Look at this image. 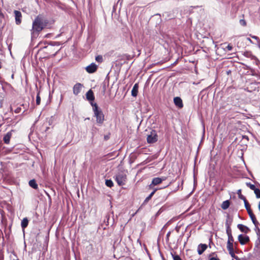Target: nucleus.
<instances>
[{
	"mask_svg": "<svg viewBox=\"0 0 260 260\" xmlns=\"http://www.w3.org/2000/svg\"><path fill=\"white\" fill-rule=\"evenodd\" d=\"M174 102L175 105L177 106L179 108H181L183 107V105L182 103V101L179 97H175L174 98Z\"/></svg>",
	"mask_w": 260,
	"mask_h": 260,
	"instance_id": "11",
	"label": "nucleus"
},
{
	"mask_svg": "<svg viewBox=\"0 0 260 260\" xmlns=\"http://www.w3.org/2000/svg\"><path fill=\"white\" fill-rule=\"evenodd\" d=\"M240 23L241 25L243 26H245L246 25V22L245 20L244 19H241L240 20Z\"/></svg>",
	"mask_w": 260,
	"mask_h": 260,
	"instance_id": "30",
	"label": "nucleus"
},
{
	"mask_svg": "<svg viewBox=\"0 0 260 260\" xmlns=\"http://www.w3.org/2000/svg\"><path fill=\"white\" fill-rule=\"evenodd\" d=\"M238 240L241 245H244L249 241V238L247 236L241 234L238 236Z\"/></svg>",
	"mask_w": 260,
	"mask_h": 260,
	"instance_id": "8",
	"label": "nucleus"
},
{
	"mask_svg": "<svg viewBox=\"0 0 260 260\" xmlns=\"http://www.w3.org/2000/svg\"><path fill=\"white\" fill-rule=\"evenodd\" d=\"M257 198H260V190L258 188H256L254 191Z\"/></svg>",
	"mask_w": 260,
	"mask_h": 260,
	"instance_id": "25",
	"label": "nucleus"
},
{
	"mask_svg": "<svg viewBox=\"0 0 260 260\" xmlns=\"http://www.w3.org/2000/svg\"><path fill=\"white\" fill-rule=\"evenodd\" d=\"M209 260H220V259L217 257H212V258H210Z\"/></svg>",
	"mask_w": 260,
	"mask_h": 260,
	"instance_id": "36",
	"label": "nucleus"
},
{
	"mask_svg": "<svg viewBox=\"0 0 260 260\" xmlns=\"http://www.w3.org/2000/svg\"><path fill=\"white\" fill-rule=\"evenodd\" d=\"M87 99L89 101H92L94 99L93 93L91 90H88L86 94Z\"/></svg>",
	"mask_w": 260,
	"mask_h": 260,
	"instance_id": "14",
	"label": "nucleus"
},
{
	"mask_svg": "<svg viewBox=\"0 0 260 260\" xmlns=\"http://www.w3.org/2000/svg\"><path fill=\"white\" fill-rule=\"evenodd\" d=\"M230 205V201L229 200H226L222 202L221 207L223 210H226L229 207Z\"/></svg>",
	"mask_w": 260,
	"mask_h": 260,
	"instance_id": "18",
	"label": "nucleus"
},
{
	"mask_svg": "<svg viewBox=\"0 0 260 260\" xmlns=\"http://www.w3.org/2000/svg\"><path fill=\"white\" fill-rule=\"evenodd\" d=\"M29 186L34 189L38 188V184L35 179L30 180L28 183Z\"/></svg>",
	"mask_w": 260,
	"mask_h": 260,
	"instance_id": "17",
	"label": "nucleus"
},
{
	"mask_svg": "<svg viewBox=\"0 0 260 260\" xmlns=\"http://www.w3.org/2000/svg\"><path fill=\"white\" fill-rule=\"evenodd\" d=\"M252 38L255 39H258V38L256 36H252Z\"/></svg>",
	"mask_w": 260,
	"mask_h": 260,
	"instance_id": "39",
	"label": "nucleus"
},
{
	"mask_svg": "<svg viewBox=\"0 0 260 260\" xmlns=\"http://www.w3.org/2000/svg\"><path fill=\"white\" fill-rule=\"evenodd\" d=\"M227 249L232 257H235V253L233 247V242H227Z\"/></svg>",
	"mask_w": 260,
	"mask_h": 260,
	"instance_id": "9",
	"label": "nucleus"
},
{
	"mask_svg": "<svg viewBox=\"0 0 260 260\" xmlns=\"http://www.w3.org/2000/svg\"><path fill=\"white\" fill-rule=\"evenodd\" d=\"M95 60L98 62H102L103 60V57L102 55H98L95 57Z\"/></svg>",
	"mask_w": 260,
	"mask_h": 260,
	"instance_id": "24",
	"label": "nucleus"
},
{
	"mask_svg": "<svg viewBox=\"0 0 260 260\" xmlns=\"http://www.w3.org/2000/svg\"><path fill=\"white\" fill-rule=\"evenodd\" d=\"M93 107V111L95 116L96 118L98 123H102L104 120V116L101 110H99L98 106L96 104H91Z\"/></svg>",
	"mask_w": 260,
	"mask_h": 260,
	"instance_id": "2",
	"label": "nucleus"
},
{
	"mask_svg": "<svg viewBox=\"0 0 260 260\" xmlns=\"http://www.w3.org/2000/svg\"><path fill=\"white\" fill-rule=\"evenodd\" d=\"M115 180L119 186L125 184L126 180V175L123 173H119L115 176Z\"/></svg>",
	"mask_w": 260,
	"mask_h": 260,
	"instance_id": "3",
	"label": "nucleus"
},
{
	"mask_svg": "<svg viewBox=\"0 0 260 260\" xmlns=\"http://www.w3.org/2000/svg\"><path fill=\"white\" fill-rule=\"evenodd\" d=\"M170 234V232H169V233H168L167 234V238H168V237H169V236Z\"/></svg>",
	"mask_w": 260,
	"mask_h": 260,
	"instance_id": "41",
	"label": "nucleus"
},
{
	"mask_svg": "<svg viewBox=\"0 0 260 260\" xmlns=\"http://www.w3.org/2000/svg\"><path fill=\"white\" fill-rule=\"evenodd\" d=\"M166 179V177H164L162 178L156 177L152 179V182L150 185V187H151L152 185H157L158 184H160L163 181Z\"/></svg>",
	"mask_w": 260,
	"mask_h": 260,
	"instance_id": "6",
	"label": "nucleus"
},
{
	"mask_svg": "<svg viewBox=\"0 0 260 260\" xmlns=\"http://www.w3.org/2000/svg\"><path fill=\"white\" fill-rule=\"evenodd\" d=\"M246 40H247L248 41H249L250 43H252V42L251 41V40L249 38H246Z\"/></svg>",
	"mask_w": 260,
	"mask_h": 260,
	"instance_id": "37",
	"label": "nucleus"
},
{
	"mask_svg": "<svg viewBox=\"0 0 260 260\" xmlns=\"http://www.w3.org/2000/svg\"><path fill=\"white\" fill-rule=\"evenodd\" d=\"M12 131L8 132L4 137L3 140L6 144L10 143V139L12 137Z\"/></svg>",
	"mask_w": 260,
	"mask_h": 260,
	"instance_id": "13",
	"label": "nucleus"
},
{
	"mask_svg": "<svg viewBox=\"0 0 260 260\" xmlns=\"http://www.w3.org/2000/svg\"><path fill=\"white\" fill-rule=\"evenodd\" d=\"M156 189H154L150 194L148 197H147L145 200V202H148L151 198V197L153 196V195L154 194V193L155 192V191H156Z\"/></svg>",
	"mask_w": 260,
	"mask_h": 260,
	"instance_id": "22",
	"label": "nucleus"
},
{
	"mask_svg": "<svg viewBox=\"0 0 260 260\" xmlns=\"http://www.w3.org/2000/svg\"><path fill=\"white\" fill-rule=\"evenodd\" d=\"M225 225H226V232L227 235L232 234V230H231V229L230 228V225L228 223V222H226Z\"/></svg>",
	"mask_w": 260,
	"mask_h": 260,
	"instance_id": "20",
	"label": "nucleus"
},
{
	"mask_svg": "<svg viewBox=\"0 0 260 260\" xmlns=\"http://www.w3.org/2000/svg\"><path fill=\"white\" fill-rule=\"evenodd\" d=\"M44 26L43 18L39 16H37L32 23V32L41 31L43 29Z\"/></svg>",
	"mask_w": 260,
	"mask_h": 260,
	"instance_id": "1",
	"label": "nucleus"
},
{
	"mask_svg": "<svg viewBox=\"0 0 260 260\" xmlns=\"http://www.w3.org/2000/svg\"><path fill=\"white\" fill-rule=\"evenodd\" d=\"M28 223V220L27 219V218H24L21 221V225L23 229L25 228L27 225Z\"/></svg>",
	"mask_w": 260,
	"mask_h": 260,
	"instance_id": "19",
	"label": "nucleus"
},
{
	"mask_svg": "<svg viewBox=\"0 0 260 260\" xmlns=\"http://www.w3.org/2000/svg\"><path fill=\"white\" fill-rule=\"evenodd\" d=\"M106 185L110 187H111L113 186V183L111 180H106Z\"/></svg>",
	"mask_w": 260,
	"mask_h": 260,
	"instance_id": "23",
	"label": "nucleus"
},
{
	"mask_svg": "<svg viewBox=\"0 0 260 260\" xmlns=\"http://www.w3.org/2000/svg\"><path fill=\"white\" fill-rule=\"evenodd\" d=\"M147 141L148 143H154L157 141V135L155 131H152L148 135Z\"/></svg>",
	"mask_w": 260,
	"mask_h": 260,
	"instance_id": "4",
	"label": "nucleus"
},
{
	"mask_svg": "<svg viewBox=\"0 0 260 260\" xmlns=\"http://www.w3.org/2000/svg\"><path fill=\"white\" fill-rule=\"evenodd\" d=\"M248 213L249 216H253V215H254V214L253 213L252 211H249Z\"/></svg>",
	"mask_w": 260,
	"mask_h": 260,
	"instance_id": "35",
	"label": "nucleus"
},
{
	"mask_svg": "<svg viewBox=\"0 0 260 260\" xmlns=\"http://www.w3.org/2000/svg\"><path fill=\"white\" fill-rule=\"evenodd\" d=\"M244 202V204H245V207L246 208H248V207H250V205L249 204H248V203L247 202L246 199L244 201H243Z\"/></svg>",
	"mask_w": 260,
	"mask_h": 260,
	"instance_id": "31",
	"label": "nucleus"
},
{
	"mask_svg": "<svg viewBox=\"0 0 260 260\" xmlns=\"http://www.w3.org/2000/svg\"><path fill=\"white\" fill-rule=\"evenodd\" d=\"M247 185L249 187V188L252 189V190H253L254 191L255 190V189H256V188H255V186L253 184H250V183H247Z\"/></svg>",
	"mask_w": 260,
	"mask_h": 260,
	"instance_id": "27",
	"label": "nucleus"
},
{
	"mask_svg": "<svg viewBox=\"0 0 260 260\" xmlns=\"http://www.w3.org/2000/svg\"><path fill=\"white\" fill-rule=\"evenodd\" d=\"M246 210L247 211V212H248L249 211H251V209H250V207H248V208H246Z\"/></svg>",
	"mask_w": 260,
	"mask_h": 260,
	"instance_id": "38",
	"label": "nucleus"
},
{
	"mask_svg": "<svg viewBox=\"0 0 260 260\" xmlns=\"http://www.w3.org/2000/svg\"><path fill=\"white\" fill-rule=\"evenodd\" d=\"M172 255L174 260H182L180 256L178 255H174L172 253Z\"/></svg>",
	"mask_w": 260,
	"mask_h": 260,
	"instance_id": "29",
	"label": "nucleus"
},
{
	"mask_svg": "<svg viewBox=\"0 0 260 260\" xmlns=\"http://www.w3.org/2000/svg\"><path fill=\"white\" fill-rule=\"evenodd\" d=\"M138 92V84L136 83L134 85L133 89L132 90V95L134 97L136 96L137 95Z\"/></svg>",
	"mask_w": 260,
	"mask_h": 260,
	"instance_id": "16",
	"label": "nucleus"
},
{
	"mask_svg": "<svg viewBox=\"0 0 260 260\" xmlns=\"http://www.w3.org/2000/svg\"><path fill=\"white\" fill-rule=\"evenodd\" d=\"M41 103V98L39 96V93L37 94V97H36V104L37 105H39Z\"/></svg>",
	"mask_w": 260,
	"mask_h": 260,
	"instance_id": "26",
	"label": "nucleus"
},
{
	"mask_svg": "<svg viewBox=\"0 0 260 260\" xmlns=\"http://www.w3.org/2000/svg\"><path fill=\"white\" fill-rule=\"evenodd\" d=\"M21 108L20 107H18L15 110L14 112L16 113H19L21 112Z\"/></svg>",
	"mask_w": 260,
	"mask_h": 260,
	"instance_id": "32",
	"label": "nucleus"
},
{
	"mask_svg": "<svg viewBox=\"0 0 260 260\" xmlns=\"http://www.w3.org/2000/svg\"><path fill=\"white\" fill-rule=\"evenodd\" d=\"M83 85L79 83H77L74 85L73 88V93L77 95L81 91Z\"/></svg>",
	"mask_w": 260,
	"mask_h": 260,
	"instance_id": "5",
	"label": "nucleus"
},
{
	"mask_svg": "<svg viewBox=\"0 0 260 260\" xmlns=\"http://www.w3.org/2000/svg\"><path fill=\"white\" fill-rule=\"evenodd\" d=\"M228 236V241H230V242H234V238L232 236V234H229V235H227Z\"/></svg>",
	"mask_w": 260,
	"mask_h": 260,
	"instance_id": "28",
	"label": "nucleus"
},
{
	"mask_svg": "<svg viewBox=\"0 0 260 260\" xmlns=\"http://www.w3.org/2000/svg\"><path fill=\"white\" fill-rule=\"evenodd\" d=\"M258 208L259 210L260 211V202H259Z\"/></svg>",
	"mask_w": 260,
	"mask_h": 260,
	"instance_id": "40",
	"label": "nucleus"
},
{
	"mask_svg": "<svg viewBox=\"0 0 260 260\" xmlns=\"http://www.w3.org/2000/svg\"><path fill=\"white\" fill-rule=\"evenodd\" d=\"M238 228L242 232H244L245 233H247L249 231V229L246 226L241 224H239L238 225Z\"/></svg>",
	"mask_w": 260,
	"mask_h": 260,
	"instance_id": "15",
	"label": "nucleus"
},
{
	"mask_svg": "<svg viewBox=\"0 0 260 260\" xmlns=\"http://www.w3.org/2000/svg\"><path fill=\"white\" fill-rule=\"evenodd\" d=\"M207 248V245L205 244H200L198 247V252L199 254H202Z\"/></svg>",
	"mask_w": 260,
	"mask_h": 260,
	"instance_id": "12",
	"label": "nucleus"
},
{
	"mask_svg": "<svg viewBox=\"0 0 260 260\" xmlns=\"http://www.w3.org/2000/svg\"><path fill=\"white\" fill-rule=\"evenodd\" d=\"M14 13L15 15V22L16 24L19 25L21 22V17L22 15L20 11L17 10H15L14 11Z\"/></svg>",
	"mask_w": 260,
	"mask_h": 260,
	"instance_id": "7",
	"label": "nucleus"
},
{
	"mask_svg": "<svg viewBox=\"0 0 260 260\" xmlns=\"http://www.w3.org/2000/svg\"><path fill=\"white\" fill-rule=\"evenodd\" d=\"M97 67V66L95 63H92L86 68V70L89 73H93L95 72Z\"/></svg>",
	"mask_w": 260,
	"mask_h": 260,
	"instance_id": "10",
	"label": "nucleus"
},
{
	"mask_svg": "<svg viewBox=\"0 0 260 260\" xmlns=\"http://www.w3.org/2000/svg\"><path fill=\"white\" fill-rule=\"evenodd\" d=\"M237 194H238V197H239V198L244 201L246 200V198L244 196H243L242 194H241V189H239L237 191Z\"/></svg>",
	"mask_w": 260,
	"mask_h": 260,
	"instance_id": "21",
	"label": "nucleus"
},
{
	"mask_svg": "<svg viewBox=\"0 0 260 260\" xmlns=\"http://www.w3.org/2000/svg\"><path fill=\"white\" fill-rule=\"evenodd\" d=\"M251 220H252L253 222L255 224L256 221V218L254 215H253V216H250Z\"/></svg>",
	"mask_w": 260,
	"mask_h": 260,
	"instance_id": "33",
	"label": "nucleus"
},
{
	"mask_svg": "<svg viewBox=\"0 0 260 260\" xmlns=\"http://www.w3.org/2000/svg\"><path fill=\"white\" fill-rule=\"evenodd\" d=\"M233 47L232 46H231L230 45H229L228 46H227V49L229 51H231L232 50Z\"/></svg>",
	"mask_w": 260,
	"mask_h": 260,
	"instance_id": "34",
	"label": "nucleus"
}]
</instances>
